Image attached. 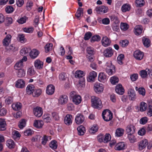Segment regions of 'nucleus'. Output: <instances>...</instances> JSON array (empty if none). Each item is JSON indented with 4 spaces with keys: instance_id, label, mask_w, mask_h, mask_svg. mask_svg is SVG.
<instances>
[{
    "instance_id": "1",
    "label": "nucleus",
    "mask_w": 152,
    "mask_h": 152,
    "mask_svg": "<svg viewBox=\"0 0 152 152\" xmlns=\"http://www.w3.org/2000/svg\"><path fill=\"white\" fill-rule=\"evenodd\" d=\"M92 106L94 108L100 109L102 107V102L98 97L92 96L91 98Z\"/></svg>"
},
{
    "instance_id": "2",
    "label": "nucleus",
    "mask_w": 152,
    "mask_h": 152,
    "mask_svg": "<svg viewBox=\"0 0 152 152\" xmlns=\"http://www.w3.org/2000/svg\"><path fill=\"white\" fill-rule=\"evenodd\" d=\"M70 96L72 99V101L76 105H78L81 102L82 99L81 96L77 94L76 92L72 91L70 94Z\"/></svg>"
},
{
    "instance_id": "3",
    "label": "nucleus",
    "mask_w": 152,
    "mask_h": 152,
    "mask_svg": "<svg viewBox=\"0 0 152 152\" xmlns=\"http://www.w3.org/2000/svg\"><path fill=\"white\" fill-rule=\"evenodd\" d=\"M102 116L103 119L106 121L111 120L113 117V113L108 109L105 110L103 111Z\"/></svg>"
},
{
    "instance_id": "4",
    "label": "nucleus",
    "mask_w": 152,
    "mask_h": 152,
    "mask_svg": "<svg viewBox=\"0 0 152 152\" xmlns=\"http://www.w3.org/2000/svg\"><path fill=\"white\" fill-rule=\"evenodd\" d=\"M106 72L109 75H112L115 72L114 66L112 65L111 61H109L106 64Z\"/></svg>"
},
{
    "instance_id": "5",
    "label": "nucleus",
    "mask_w": 152,
    "mask_h": 152,
    "mask_svg": "<svg viewBox=\"0 0 152 152\" xmlns=\"http://www.w3.org/2000/svg\"><path fill=\"white\" fill-rule=\"evenodd\" d=\"M104 88V86L102 84L96 83L94 85V89L96 93L99 94L103 92Z\"/></svg>"
},
{
    "instance_id": "6",
    "label": "nucleus",
    "mask_w": 152,
    "mask_h": 152,
    "mask_svg": "<svg viewBox=\"0 0 152 152\" xmlns=\"http://www.w3.org/2000/svg\"><path fill=\"white\" fill-rule=\"evenodd\" d=\"M68 101V97L66 95H61L59 97L58 103L61 105L66 104Z\"/></svg>"
},
{
    "instance_id": "7",
    "label": "nucleus",
    "mask_w": 152,
    "mask_h": 152,
    "mask_svg": "<svg viewBox=\"0 0 152 152\" xmlns=\"http://www.w3.org/2000/svg\"><path fill=\"white\" fill-rule=\"evenodd\" d=\"M108 10V8L107 7L104 5L96 7L95 9V10L98 13L101 12L106 13L107 12Z\"/></svg>"
},
{
    "instance_id": "8",
    "label": "nucleus",
    "mask_w": 152,
    "mask_h": 152,
    "mask_svg": "<svg viewBox=\"0 0 152 152\" xmlns=\"http://www.w3.org/2000/svg\"><path fill=\"white\" fill-rule=\"evenodd\" d=\"M114 50L111 47L106 49L103 52L104 55L106 57H110L113 55Z\"/></svg>"
},
{
    "instance_id": "9",
    "label": "nucleus",
    "mask_w": 152,
    "mask_h": 152,
    "mask_svg": "<svg viewBox=\"0 0 152 152\" xmlns=\"http://www.w3.org/2000/svg\"><path fill=\"white\" fill-rule=\"evenodd\" d=\"M34 115L37 117H41L43 114L42 109L39 107H36L34 108L33 110Z\"/></svg>"
},
{
    "instance_id": "10",
    "label": "nucleus",
    "mask_w": 152,
    "mask_h": 152,
    "mask_svg": "<svg viewBox=\"0 0 152 152\" xmlns=\"http://www.w3.org/2000/svg\"><path fill=\"white\" fill-rule=\"evenodd\" d=\"M43 62L39 59H36L34 61V65L36 69H41L43 67Z\"/></svg>"
},
{
    "instance_id": "11",
    "label": "nucleus",
    "mask_w": 152,
    "mask_h": 152,
    "mask_svg": "<svg viewBox=\"0 0 152 152\" xmlns=\"http://www.w3.org/2000/svg\"><path fill=\"white\" fill-rule=\"evenodd\" d=\"M84 116L81 114H78L76 116L75 121L77 124H80L84 121Z\"/></svg>"
},
{
    "instance_id": "12",
    "label": "nucleus",
    "mask_w": 152,
    "mask_h": 152,
    "mask_svg": "<svg viewBox=\"0 0 152 152\" xmlns=\"http://www.w3.org/2000/svg\"><path fill=\"white\" fill-rule=\"evenodd\" d=\"M97 75V74L95 72L93 71L91 72L87 77V81L90 82H94V79L96 77Z\"/></svg>"
},
{
    "instance_id": "13",
    "label": "nucleus",
    "mask_w": 152,
    "mask_h": 152,
    "mask_svg": "<svg viewBox=\"0 0 152 152\" xmlns=\"http://www.w3.org/2000/svg\"><path fill=\"white\" fill-rule=\"evenodd\" d=\"M148 74L152 75V71L151 69H146L145 70H141L140 72V75L142 77H146Z\"/></svg>"
},
{
    "instance_id": "14",
    "label": "nucleus",
    "mask_w": 152,
    "mask_h": 152,
    "mask_svg": "<svg viewBox=\"0 0 152 152\" xmlns=\"http://www.w3.org/2000/svg\"><path fill=\"white\" fill-rule=\"evenodd\" d=\"M55 87L52 84H50L47 86L46 89V93L49 95L53 94L55 91Z\"/></svg>"
},
{
    "instance_id": "15",
    "label": "nucleus",
    "mask_w": 152,
    "mask_h": 152,
    "mask_svg": "<svg viewBox=\"0 0 152 152\" xmlns=\"http://www.w3.org/2000/svg\"><path fill=\"white\" fill-rule=\"evenodd\" d=\"M148 143L147 140L144 139L139 142L138 148L140 150L142 151L144 149Z\"/></svg>"
},
{
    "instance_id": "16",
    "label": "nucleus",
    "mask_w": 152,
    "mask_h": 152,
    "mask_svg": "<svg viewBox=\"0 0 152 152\" xmlns=\"http://www.w3.org/2000/svg\"><path fill=\"white\" fill-rule=\"evenodd\" d=\"M135 127L133 124L128 125L126 128V131L128 134H133L135 132Z\"/></svg>"
},
{
    "instance_id": "17",
    "label": "nucleus",
    "mask_w": 152,
    "mask_h": 152,
    "mask_svg": "<svg viewBox=\"0 0 152 152\" xmlns=\"http://www.w3.org/2000/svg\"><path fill=\"white\" fill-rule=\"evenodd\" d=\"M134 56L137 60H141L144 56L143 53L139 50L135 51L134 53Z\"/></svg>"
},
{
    "instance_id": "18",
    "label": "nucleus",
    "mask_w": 152,
    "mask_h": 152,
    "mask_svg": "<svg viewBox=\"0 0 152 152\" xmlns=\"http://www.w3.org/2000/svg\"><path fill=\"white\" fill-rule=\"evenodd\" d=\"M128 94L129 99L132 101H134L136 99V95L134 90L132 89H129L128 91Z\"/></svg>"
},
{
    "instance_id": "19",
    "label": "nucleus",
    "mask_w": 152,
    "mask_h": 152,
    "mask_svg": "<svg viewBox=\"0 0 152 152\" xmlns=\"http://www.w3.org/2000/svg\"><path fill=\"white\" fill-rule=\"evenodd\" d=\"M115 91L117 93L120 95H123L124 92V90L120 84H118L116 86Z\"/></svg>"
},
{
    "instance_id": "20",
    "label": "nucleus",
    "mask_w": 152,
    "mask_h": 152,
    "mask_svg": "<svg viewBox=\"0 0 152 152\" xmlns=\"http://www.w3.org/2000/svg\"><path fill=\"white\" fill-rule=\"evenodd\" d=\"M107 75L103 72L100 73L98 75V80L100 82L104 83L107 80Z\"/></svg>"
},
{
    "instance_id": "21",
    "label": "nucleus",
    "mask_w": 152,
    "mask_h": 152,
    "mask_svg": "<svg viewBox=\"0 0 152 152\" xmlns=\"http://www.w3.org/2000/svg\"><path fill=\"white\" fill-rule=\"evenodd\" d=\"M72 116L71 115H66L64 120L65 124L67 125H70L72 123Z\"/></svg>"
},
{
    "instance_id": "22",
    "label": "nucleus",
    "mask_w": 152,
    "mask_h": 152,
    "mask_svg": "<svg viewBox=\"0 0 152 152\" xmlns=\"http://www.w3.org/2000/svg\"><path fill=\"white\" fill-rule=\"evenodd\" d=\"M25 85V81L23 79H19L16 81L15 86L18 88H23L24 87Z\"/></svg>"
},
{
    "instance_id": "23",
    "label": "nucleus",
    "mask_w": 152,
    "mask_h": 152,
    "mask_svg": "<svg viewBox=\"0 0 152 152\" xmlns=\"http://www.w3.org/2000/svg\"><path fill=\"white\" fill-rule=\"evenodd\" d=\"M39 51L37 49H33L30 52L29 55L32 59L36 58L39 54Z\"/></svg>"
},
{
    "instance_id": "24",
    "label": "nucleus",
    "mask_w": 152,
    "mask_h": 152,
    "mask_svg": "<svg viewBox=\"0 0 152 152\" xmlns=\"http://www.w3.org/2000/svg\"><path fill=\"white\" fill-rule=\"evenodd\" d=\"M102 45L104 47H106L109 45L111 41L106 37H104L102 38L101 41Z\"/></svg>"
},
{
    "instance_id": "25",
    "label": "nucleus",
    "mask_w": 152,
    "mask_h": 152,
    "mask_svg": "<svg viewBox=\"0 0 152 152\" xmlns=\"http://www.w3.org/2000/svg\"><path fill=\"white\" fill-rule=\"evenodd\" d=\"M126 148V145L123 142H119L116 145L115 147V149L118 151L123 150Z\"/></svg>"
},
{
    "instance_id": "26",
    "label": "nucleus",
    "mask_w": 152,
    "mask_h": 152,
    "mask_svg": "<svg viewBox=\"0 0 152 152\" xmlns=\"http://www.w3.org/2000/svg\"><path fill=\"white\" fill-rule=\"evenodd\" d=\"M35 89L34 86L32 85L27 86L26 88V91L27 94L30 95L33 93Z\"/></svg>"
},
{
    "instance_id": "27",
    "label": "nucleus",
    "mask_w": 152,
    "mask_h": 152,
    "mask_svg": "<svg viewBox=\"0 0 152 152\" xmlns=\"http://www.w3.org/2000/svg\"><path fill=\"white\" fill-rule=\"evenodd\" d=\"M142 27L141 26L138 25L136 26L134 29V32L136 35H140L142 32Z\"/></svg>"
},
{
    "instance_id": "28",
    "label": "nucleus",
    "mask_w": 152,
    "mask_h": 152,
    "mask_svg": "<svg viewBox=\"0 0 152 152\" xmlns=\"http://www.w3.org/2000/svg\"><path fill=\"white\" fill-rule=\"evenodd\" d=\"M11 38L12 36L10 35H7L3 40V45L5 46H8L10 42Z\"/></svg>"
},
{
    "instance_id": "29",
    "label": "nucleus",
    "mask_w": 152,
    "mask_h": 152,
    "mask_svg": "<svg viewBox=\"0 0 152 152\" xmlns=\"http://www.w3.org/2000/svg\"><path fill=\"white\" fill-rule=\"evenodd\" d=\"M85 75V73L84 72L81 70H77L75 73V78H82Z\"/></svg>"
},
{
    "instance_id": "30",
    "label": "nucleus",
    "mask_w": 152,
    "mask_h": 152,
    "mask_svg": "<svg viewBox=\"0 0 152 152\" xmlns=\"http://www.w3.org/2000/svg\"><path fill=\"white\" fill-rule=\"evenodd\" d=\"M43 122L42 120H35L34 122V126L37 128H41L43 125Z\"/></svg>"
},
{
    "instance_id": "31",
    "label": "nucleus",
    "mask_w": 152,
    "mask_h": 152,
    "mask_svg": "<svg viewBox=\"0 0 152 152\" xmlns=\"http://www.w3.org/2000/svg\"><path fill=\"white\" fill-rule=\"evenodd\" d=\"M130 9L131 6L128 4H124L121 8V10L124 12L129 11Z\"/></svg>"
},
{
    "instance_id": "32",
    "label": "nucleus",
    "mask_w": 152,
    "mask_h": 152,
    "mask_svg": "<svg viewBox=\"0 0 152 152\" xmlns=\"http://www.w3.org/2000/svg\"><path fill=\"white\" fill-rule=\"evenodd\" d=\"M6 145L10 148H13L15 146V144L13 141L11 139L8 140L6 142Z\"/></svg>"
},
{
    "instance_id": "33",
    "label": "nucleus",
    "mask_w": 152,
    "mask_h": 152,
    "mask_svg": "<svg viewBox=\"0 0 152 152\" xmlns=\"http://www.w3.org/2000/svg\"><path fill=\"white\" fill-rule=\"evenodd\" d=\"M6 124L5 120L0 118V130H4L6 129Z\"/></svg>"
},
{
    "instance_id": "34",
    "label": "nucleus",
    "mask_w": 152,
    "mask_h": 152,
    "mask_svg": "<svg viewBox=\"0 0 152 152\" xmlns=\"http://www.w3.org/2000/svg\"><path fill=\"white\" fill-rule=\"evenodd\" d=\"M78 133L79 135H83L86 132L85 128L83 126H80L77 128Z\"/></svg>"
},
{
    "instance_id": "35",
    "label": "nucleus",
    "mask_w": 152,
    "mask_h": 152,
    "mask_svg": "<svg viewBox=\"0 0 152 152\" xmlns=\"http://www.w3.org/2000/svg\"><path fill=\"white\" fill-rule=\"evenodd\" d=\"M12 107L14 110L17 111L21 108L22 105L20 103L17 102L13 104L12 105Z\"/></svg>"
},
{
    "instance_id": "36",
    "label": "nucleus",
    "mask_w": 152,
    "mask_h": 152,
    "mask_svg": "<svg viewBox=\"0 0 152 152\" xmlns=\"http://www.w3.org/2000/svg\"><path fill=\"white\" fill-rule=\"evenodd\" d=\"M17 40L22 43H25L26 41V39L25 37V35L23 34H18Z\"/></svg>"
},
{
    "instance_id": "37",
    "label": "nucleus",
    "mask_w": 152,
    "mask_h": 152,
    "mask_svg": "<svg viewBox=\"0 0 152 152\" xmlns=\"http://www.w3.org/2000/svg\"><path fill=\"white\" fill-rule=\"evenodd\" d=\"M147 105L146 103L143 102L140 103V110L141 112H144L147 109Z\"/></svg>"
},
{
    "instance_id": "38",
    "label": "nucleus",
    "mask_w": 152,
    "mask_h": 152,
    "mask_svg": "<svg viewBox=\"0 0 152 152\" xmlns=\"http://www.w3.org/2000/svg\"><path fill=\"white\" fill-rule=\"evenodd\" d=\"M28 20V18L27 17L24 16L19 18L17 21L19 23L22 24L26 23Z\"/></svg>"
},
{
    "instance_id": "39",
    "label": "nucleus",
    "mask_w": 152,
    "mask_h": 152,
    "mask_svg": "<svg viewBox=\"0 0 152 152\" xmlns=\"http://www.w3.org/2000/svg\"><path fill=\"white\" fill-rule=\"evenodd\" d=\"M35 71L33 66L29 67L27 69V75L30 76H32L34 75Z\"/></svg>"
},
{
    "instance_id": "40",
    "label": "nucleus",
    "mask_w": 152,
    "mask_h": 152,
    "mask_svg": "<svg viewBox=\"0 0 152 152\" xmlns=\"http://www.w3.org/2000/svg\"><path fill=\"white\" fill-rule=\"evenodd\" d=\"M142 42L145 47L148 48L150 46V41L148 38L143 37L142 38Z\"/></svg>"
},
{
    "instance_id": "41",
    "label": "nucleus",
    "mask_w": 152,
    "mask_h": 152,
    "mask_svg": "<svg viewBox=\"0 0 152 152\" xmlns=\"http://www.w3.org/2000/svg\"><path fill=\"white\" fill-rule=\"evenodd\" d=\"M17 75L19 77H24L26 75V71L23 69H20L18 70Z\"/></svg>"
},
{
    "instance_id": "42",
    "label": "nucleus",
    "mask_w": 152,
    "mask_h": 152,
    "mask_svg": "<svg viewBox=\"0 0 152 152\" xmlns=\"http://www.w3.org/2000/svg\"><path fill=\"white\" fill-rule=\"evenodd\" d=\"M22 60H20L15 64L14 66V68L16 70H18L21 69L23 67V63L22 62Z\"/></svg>"
},
{
    "instance_id": "43",
    "label": "nucleus",
    "mask_w": 152,
    "mask_h": 152,
    "mask_svg": "<svg viewBox=\"0 0 152 152\" xmlns=\"http://www.w3.org/2000/svg\"><path fill=\"white\" fill-rule=\"evenodd\" d=\"M20 136V134L18 131L15 130L12 132V137L15 140L19 138Z\"/></svg>"
},
{
    "instance_id": "44",
    "label": "nucleus",
    "mask_w": 152,
    "mask_h": 152,
    "mask_svg": "<svg viewBox=\"0 0 152 152\" xmlns=\"http://www.w3.org/2000/svg\"><path fill=\"white\" fill-rule=\"evenodd\" d=\"M86 51L87 53L91 56H92L95 53L94 48L91 47H88L87 48Z\"/></svg>"
},
{
    "instance_id": "45",
    "label": "nucleus",
    "mask_w": 152,
    "mask_h": 152,
    "mask_svg": "<svg viewBox=\"0 0 152 152\" xmlns=\"http://www.w3.org/2000/svg\"><path fill=\"white\" fill-rule=\"evenodd\" d=\"M50 147L53 149H56L57 147V143L56 141L55 140L52 141L49 144Z\"/></svg>"
},
{
    "instance_id": "46",
    "label": "nucleus",
    "mask_w": 152,
    "mask_h": 152,
    "mask_svg": "<svg viewBox=\"0 0 152 152\" xmlns=\"http://www.w3.org/2000/svg\"><path fill=\"white\" fill-rule=\"evenodd\" d=\"M124 130L120 128L116 129L115 132V135L117 137H120L122 136L124 134Z\"/></svg>"
},
{
    "instance_id": "47",
    "label": "nucleus",
    "mask_w": 152,
    "mask_h": 152,
    "mask_svg": "<svg viewBox=\"0 0 152 152\" xmlns=\"http://www.w3.org/2000/svg\"><path fill=\"white\" fill-rule=\"evenodd\" d=\"M44 121L47 123L50 122L51 121L50 115L48 114H45L42 116Z\"/></svg>"
},
{
    "instance_id": "48",
    "label": "nucleus",
    "mask_w": 152,
    "mask_h": 152,
    "mask_svg": "<svg viewBox=\"0 0 152 152\" xmlns=\"http://www.w3.org/2000/svg\"><path fill=\"white\" fill-rule=\"evenodd\" d=\"M135 89L136 91H138L139 94L141 95L142 96H144L145 95V89L143 88H138L137 87H136Z\"/></svg>"
},
{
    "instance_id": "49",
    "label": "nucleus",
    "mask_w": 152,
    "mask_h": 152,
    "mask_svg": "<svg viewBox=\"0 0 152 152\" xmlns=\"http://www.w3.org/2000/svg\"><path fill=\"white\" fill-rule=\"evenodd\" d=\"M26 121L24 119H22L20 121L18 124V126L20 129H23L26 125Z\"/></svg>"
},
{
    "instance_id": "50",
    "label": "nucleus",
    "mask_w": 152,
    "mask_h": 152,
    "mask_svg": "<svg viewBox=\"0 0 152 152\" xmlns=\"http://www.w3.org/2000/svg\"><path fill=\"white\" fill-rule=\"evenodd\" d=\"M119 80L117 77L115 76H114L111 77L110 79V82L111 83L115 85L118 82Z\"/></svg>"
},
{
    "instance_id": "51",
    "label": "nucleus",
    "mask_w": 152,
    "mask_h": 152,
    "mask_svg": "<svg viewBox=\"0 0 152 152\" xmlns=\"http://www.w3.org/2000/svg\"><path fill=\"white\" fill-rule=\"evenodd\" d=\"M124 54H120L117 57V61L119 64L121 65L123 64L122 61L124 58Z\"/></svg>"
},
{
    "instance_id": "52",
    "label": "nucleus",
    "mask_w": 152,
    "mask_h": 152,
    "mask_svg": "<svg viewBox=\"0 0 152 152\" xmlns=\"http://www.w3.org/2000/svg\"><path fill=\"white\" fill-rule=\"evenodd\" d=\"M83 10L82 8H79L75 14V16L77 18H79L83 14Z\"/></svg>"
},
{
    "instance_id": "53",
    "label": "nucleus",
    "mask_w": 152,
    "mask_h": 152,
    "mask_svg": "<svg viewBox=\"0 0 152 152\" xmlns=\"http://www.w3.org/2000/svg\"><path fill=\"white\" fill-rule=\"evenodd\" d=\"M34 30V28L32 27H30L28 28L25 27L23 29V30L24 32L28 33H32Z\"/></svg>"
},
{
    "instance_id": "54",
    "label": "nucleus",
    "mask_w": 152,
    "mask_h": 152,
    "mask_svg": "<svg viewBox=\"0 0 152 152\" xmlns=\"http://www.w3.org/2000/svg\"><path fill=\"white\" fill-rule=\"evenodd\" d=\"M128 25L126 23H121L120 25L121 29L123 31H126L129 28Z\"/></svg>"
},
{
    "instance_id": "55",
    "label": "nucleus",
    "mask_w": 152,
    "mask_h": 152,
    "mask_svg": "<svg viewBox=\"0 0 152 152\" xmlns=\"http://www.w3.org/2000/svg\"><path fill=\"white\" fill-rule=\"evenodd\" d=\"M112 28L113 31H118L119 30V24L118 23H113L112 25Z\"/></svg>"
},
{
    "instance_id": "56",
    "label": "nucleus",
    "mask_w": 152,
    "mask_h": 152,
    "mask_svg": "<svg viewBox=\"0 0 152 152\" xmlns=\"http://www.w3.org/2000/svg\"><path fill=\"white\" fill-rule=\"evenodd\" d=\"M34 95L33 94V96L35 97H38L41 94L42 91V90L40 89H37L34 90Z\"/></svg>"
},
{
    "instance_id": "57",
    "label": "nucleus",
    "mask_w": 152,
    "mask_h": 152,
    "mask_svg": "<svg viewBox=\"0 0 152 152\" xmlns=\"http://www.w3.org/2000/svg\"><path fill=\"white\" fill-rule=\"evenodd\" d=\"M128 137L131 142L133 143L136 141V139L135 137L133 134H128Z\"/></svg>"
},
{
    "instance_id": "58",
    "label": "nucleus",
    "mask_w": 152,
    "mask_h": 152,
    "mask_svg": "<svg viewBox=\"0 0 152 152\" xmlns=\"http://www.w3.org/2000/svg\"><path fill=\"white\" fill-rule=\"evenodd\" d=\"M135 2L137 4V6L141 7L143 6L145 4L144 0H136Z\"/></svg>"
},
{
    "instance_id": "59",
    "label": "nucleus",
    "mask_w": 152,
    "mask_h": 152,
    "mask_svg": "<svg viewBox=\"0 0 152 152\" xmlns=\"http://www.w3.org/2000/svg\"><path fill=\"white\" fill-rule=\"evenodd\" d=\"M98 129L97 126L94 125L89 129V132L91 133H94L97 131Z\"/></svg>"
},
{
    "instance_id": "60",
    "label": "nucleus",
    "mask_w": 152,
    "mask_h": 152,
    "mask_svg": "<svg viewBox=\"0 0 152 152\" xmlns=\"http://www.w3.org/2000/svg\"><path fill=\"white\" fill-rule=\"evenodd\" d=\"M101 39L100 37L98 35L93 36L91 39V42H94L95 41H99Z\"/></svg>"
},
{
    "instance_id": "61",
    "label": "nucleus",
    "mask_w": 152,
    "mask_h": 152,
    "mask_svg": "<svg viewBox=\"0 0 152 152\" xmlns=\"http://www.w3.org/2000/svg\"><path fill=\"white\" fill-rule=\"evenodd\" d=\"M53 46L52 43L48 44L45 46V48L46 53L48 52L50 49H51Z\"/></svg>"
},
{
    "instance_id": "62",
    "label": "nucleus",
    "mask_w": 152,
    "mask_h": 152,
    "mask_svg": "<svg viewBox=\"0 0 152 152\" xmlns=\"http://www.w3.org/2000/svg\"><path fill=\"white\" fill-rule=\"evenodd\" d=\"M51 139L50 137H48L46 136H44L42 139V142L43 145H45L49 140Z\"/></svg>"
},
{
    "instance_id": "63",
    "label": "nucleus",
    "mask_w": 152,
    "mask_h": 152,
    "mask_svg": "<svg viewBox=\"0 0 152 152\" xmlns=\"http://www.w3.org/2000/svg\"><path fill=\"white\" fill-rule=\"evenodd\" d=\"M5 11L7 13H12L14 11L13 7L11 6H7L5 8Z\"/></svg>"
},
{
    "instance_id": "64",
    "label": "nucleus",
    "mask_w": 152,
    "mask_h": 152,
    "mask_svg": "<svg viewBox=\"0 0 152 152\" xmlns=\"http://www.w3.org/2000/svg\"><path fill=\"white\" fill-rule=\"evenodd\" d=\"M146 113L148 116H152V105H149L148 106Z\"/></svg>"
}]
</instances>
